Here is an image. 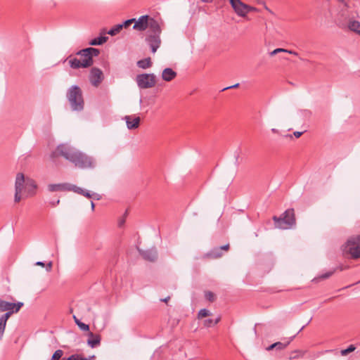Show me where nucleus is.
Listing matches in <instances>:
<instances>
[{"label": "nucleus", "mask_w": 360, "mask_h": 360, "mask_svg": "<svg viewBox=\"0 0 360 360\" xmlns=\"http://www.w3.org/2000/svg\"><path fill=\"white\" fill-rule=\"evenodd\" d=\"M69 191H74V192H75L77 193L82 195L84 190L82 189L80 187H77V186H76L75 185H72V184H70V189H69Z\"/></svg>", "instance_id": "2f4dec72"}, {"label": "nucleus", "mask_w": 360, "mask_h": 360, "mask_svg": "<svg viewBox=\"0 0 360 360\" xmlns=\"http://www.w3.org/2000/svg\"><path fill=\"white\" fill-rule=\"evenodd\" d=\"M136 81L140 89H150L156 84V77L154 74H140L136 76Z\"/></svg>", "instance_id": "1a4fd4ad"}, {"label": "nucleus", "mask_w": 360, "mask_h": 360, "mask_svg": "<svg viewBox=\"0 0 360 360\" xmlns=\"http://www.w3.org/2000/svg\"><path fill=\"white\" fill-rule=\"evenodd\" d=\"M66 360H87V359L82 356L79 354H72L70 356H69Z\"/></svg>", "instance_id": "473e14b6"}, {"label": "nucleus", "mask_w": 360, "mask_h": 360, "mask_svg": "<svg viewBox=\"0 0 360 360\" xmlns=\"http://www.w3.org/2000/svg\"><path fill=\"white\" fill-rule=\"evenodd\" d=\"M151 51L155 53L161 44L160 37L158 34H148L146 39Z\"/></svg>", "instance_id": "9b49d317"}, {"label": "nucleus", "mask_w": 360, "mask_h": 360, "mask_svg": "<svg viewBox=\"0 0 360 360\" xmlns=\"http://www.w3.org/2000/svg\"><path fill=\"white\" fill-rule=\"evenodd\" d=\"M103 79V72L98 68H93L90 71L89 80L91 84L97 87Z\"/></svg>", "instance_id": "9d476101"}, {"label": "nucleus", "mask_w": 360, "mask_h": 360, "mask_svg": "<svg viewBox=\"0 0 360 360\" xmlns=\"http://www.w3.org/2000/svg\"><path fill=\"white\" fill-rule=\"evenodd\" d=\"M237 0H229L230 4L232 6L233 3H235Z\"/></svg>", "instance_id": "052dcab7"}, {"label": "nucleus", "mask_w": 360, "mask_h": 360, "mask_svg": "<svg viewBox=\"0 0 360 360\" xmlns=\"http://www.w3.org/2000/svg\"><path fill=\"white\" fill-rule=\"evenodd\" d=\"M56 152L59 155L73 163L75 167L82 169L94 167V161L92 158L68 144L59 145L56 148Z\"/></svg>", "instance_id": "f257e3e1"}, {"label": "nucleus", "mask_w": 360, "mask_h": 360, "mask_svg": "<svg viewBox=\"0 0 360 360\" xmlns=\"http://www.w3.org/2000/svg\"><path fill=\"white\" fill-rule=\"evenodd\" d=\"M345 29L358 34L360 37V22L352 18L345 25Z\"/></svg>", "instance_id": "2eb2a0df"}, {"label": "nucleus", "mask_w": 360, "mask_h": 360, "mask_svg": "<svg viewBox=\"0 0 360 360\" xmlns=\"http://www.w3.org/2000/svg\"><path fill=\"white\" fill-rule=\"evenodd\" d=\"M99 53L100 51L98 49L91 47L86 48L76 53V55L79 56V58L70 56L67 58L66 60L68 62L70 67L72 69L86 68L93 65V57L98 56Z\"/></svg>", "instance_id": "f03ea898"}, {"label": "nucleus", "mask_w": 360, "mask_h": 360, "mask_svg": "<svg viewBox=\"0 0 360 360\" xmlns=\"http://www.w3.org/2000/svg\"><path fill=\"white\" fill-rule=\"evenodd\" d=\"M231 7L236 15L242 18H246L250 12L259 11L256 7L245 4L241 0H237Z\"/></svg>", "instance_id": "6e6552de"}, {"label": "nucleus", "mask_w": 360, "mask_h": 360, "mask_svg": "<svg viewBox=\"0 0 360 360\" xmlns=\"http://www.w3.org/2000/svg\"><path fill=\"white\" fill-rule=\"evenodd\" d=\"M306 353V351L303 350H295L292 352L290 359H296L299 358H302Z\"/></svg>", "instance_id": "bb28decb"}, {"label": "nucleus", "mask_w": 360, "mask_h": 360, "mask_svg": "<svg viewBox=\"0 0 360 360\" xmlns=\"http://www.w3.org/2000/svg\"><path fill=\"white\" fill-rule=\"evenodd\" d=\"M9 306L7 301L0 299V312L6 311V307Z\"/></svg>", "instance_id": "72a5a7b5"}, {"label": "nucleus", "mask_w": 360, "mask_h": 360, "mask_svg": "<svg viewBox=\"0 0 360 360\" xmlns=\"http://www.w3.org/2000/svg\"><path fill=\"white\" fill-rule=\"evenodd\" d=\"M150 17L148 15L141 16L138 20L135 19L133 29L138 31H144L148 28Z\"/></svg>", "instance_id": "f8f14e48"}, {"label": "nucleus", "mask_w": 360, "mask_h": 360, "mask_svg": "<svg viewBox=\"0 0 360 360\" xmlns=\"http://www.w3.org/2000/svg\"><path fill=\"white\" fill-rule=\"evenodd\" d=\"M127 127L129 129H135L139 127L141 119L135 115H127L124 117Z\"/></svg>", "instance_id": "ddd939ff"}, {"label": "nucleus", "mask_w": 360, "mask_h": 360, "mask_svg": "<svg viewBox=\"0 0 360 360\" xmlns=\"http://www.w3.org/2000/svg\"><path fill=\"white\" fill-rule=\"evenodd\" d=\"M63 354V351L61 349H58L53 353L51 360H59L62 357Z\"/></svg>", "instance_id": "c756f323"}, {"label": "nucleus", "mask_w": 360, "mask_h": 360, "mask_svg": "<svg viewBox=\"0 0 360 360\" xmlns=\"http://www.w3.org/2000/svg\"><path fill=\"white\" fill-rule=\"evenodd\" d=\"M59 202H60V200H56V201H51V202H50V204H51L52 206L55 207V206H56L57 205H58V204H59Z\"/></svg>", "instance_id": "3c124183"}, {"label": "nucleus", "mask_w": 360, "mask_h": 360, "mask_svg": "<svg viewBox=\"0 0 360 360\" xmlns=\"http://www.w3.org/2000/svg\"><path fill=\"white\" fill-rule=\"evenodd\" d=\"M73 319H74L75 322V323H76L77 325V323H82V321H79V320L76 317V316H75V315L73 316Z\"/></svg>", "instance_id": "4d7b16f0"}, {"label": "nucleus", "mask_w": 360, "mask_h": 360, "mask_svg": "<svg viewBox=\"0 0 360 360\" xmlns=\"http://www.w3.org/2000/svg\"><path fill=\"white\" fill-rule=\"evenodd\" d=\"M333 350H326V352H332Z\"/></svg>", "instance_id": "338daca9"}, {"label": "nucleus", "mask_w": 360, "mask_h": 360, "mask_svg": "<svg viewBox=\"0 0 360 360\" xmlns=\"http://www.w3.org/2000/svg\"><path fill=\"white\" fill-rule=\"evenodd\" d=\"M8 304L9 306L6 307V311H13V313H17L19 311L20 308L23 306V303L21 302H18L17 303H13L8 302Z\"/></svg>", "instance_id": "aec40b11"}, {"label": "nucleus", "mask_w": 360, "mask_h": 360, "mask_svg": "<svg viewBox=\"0 0 360 360\" xmlns=\"http://www.w3.org/2000/svg\"><path fill=\"white\" fill-rule=\"evenodd\" d=\"M122 30V25L121 24L115 25L114 27H112L108 32V34L111 36H115L120 32V31Z\"/></svg>", "instance_id": "393cba45"}, {"label": "nucleus", "mask_w": 360, "mask_h": 360, "mask_svg": "<svg viewBox=\"0 0 360 360\" xmlns=\"http://www.w3.org/2000/svg\"><path fill=\"white\" fill-rule=\"evenodd\" d=\"M303 132L302 131H295L294 132V136L296 137V138H299L302 135Z\"/></svg>", "instance_id": "8fccbe9b"}, {"label": "nucleus", "mask_w": 360, "mask_h": 360, "mask_svg": "<svg viewBox=\"0 0 360 360\" xmlns=\"http://www.w3.org/2000/svg\"><path fill=\"white\" fill-rule=\"evenodd\" d=\"M89 338L88 339L87 344L89 347L94 348L100 345L101 340L100 335L94 334L93 333L90 332L89 333Z\"/></svg>", "instance_id": "f3484780"}, {"label": "nucleus", "mask_w": 360, "mask_h": 360, "mask_svg": "<svg viewBox=\"0 0 360 360\" xmlns=\"http://www.w3.org/2000/svg\"><path fill=\"white\" fill-rule=\"evenodd\" d=\"M35 265L40 266H45V264L43 262H37Z\"/></svg>", "instance_id": "864d4df0"}, {"label": "nucleus", "mask_w": 360, "mask_h": 360, "mask_svg": "<svg viewBox=\"0 0 360 360\" xmlns=\"http://www.w3.org/2000/svg\"><path fill=\"white\" fill-rule=\"evenodd\" d=\"M134 22H135V18L125 20L124 22L121 23V25H122V29L129 27L132 23H134Z\"/></svg>", "instance_id": "f704fd0d"}, {"label": "nucleus", "mask_w": 360, "mask_h": 360, "mask_svg": "<svg viewBox=\"0 0 360 360\" xmlns=\"http://www.w3.org/2000/svg\"><path fill=\"white\" fill-rule=\"evenodd\" d=\"M275 347H276V342L272 344V345H269V347H267L266 348V349L267 351H270V350H272V349H275Z\"/></svg>", "instance_id": "de8ad7c7"}, {"label": "nucleus", "mask_w": 360, "mask_h": 360, "mask_svg": "<svg viewBox=\"0 0 360 360\" xmlns=\"http://www.w3.org/2000/svg\"><path fill=\"white\" fill-rule=\"evenodd\" d=\"M210 315H211V313L209 310H207L206 309H202L198 311V318L202 319L203 317L209 316Z\"/></svg>", "instance_id": "c85d7f7f"}, {"label": "nucleus", "mask_w": 360, "mask_h": 360, "mask_svg": "<svg viewBox=\"0 0 360 360\" xmlns=\"http://www.w3.org/2000/svg\"><path fill=\"white\" fill-rule=\"evenodd\" d=\"M108 37L105 36H101L96 38H94L91 39L89 42V44L91 46H97V45H101L106 42Z\"/></svg>", "instance_id": "412c9836"}, {"label": "nucleus", "mask_w": 360, "mask_h": 360, "mask_svg": "<svg viewBox=\"0 0 360 360\" xmlns=\"http://www.w3.org/2000/svg\"><path fill=\"white\" fill-rule=\"evenodd\" d=\"M143 258L149 262H155L158 258V252L155 248L146 250H139Z\"/></svg>", "instance_id": "4468645a"}, {"label": "nucleus", "mask_w": 360, "mask_h": 360, "mask_svg": "<svg viewBox=\"0 0 360 360\" xmlns=\"http://www.w3.org/2000/svg\"><path fill=\"white\" fill-rule=\"evenodd\" d=\"M207 256L210 258L217 259L222 256V252L219 247L214 248L207 253Z\"/></svg>", "instance_id": "4be33fe9"}, {"label": "nucleus", "mask_w": 360, "mask_h": 360, "mask_svg": "<svg viewBox=\"0 0 360 360\" xmlns=\"http://www.w3.org/2000/svg\"><path fill=\"white\" fill-rule=\"evenodd\" d=\"M238 86H239V83H237V84H234V85H232V86H227V87L224 88V89H222V91H226V90L229 89H234V88H237V87H238Z\"/></svg>", "instance_id": "c03bdc74"}, {"label": "nucleus", "mask_w": 360, "mask_h": 360, "mask_svg": "<svg viewBox=\"0 0 360 360\" xmlns=\"http://www.w3.org/2000/svg\"><path fill=\"white\" fill-rule=\"evenodd\" d=\"M148 27H149L150 30L153 32L152 34L160 35L162 30L159 22L154 18H150Z\"/></svg>", "instance_id": "dca6fc26"}, {"label": "nucleus", "mask_w": 360, "mask_h": 360, "mask_svg": "<svg viewBox=\"0 0 360 360\" xmlns=\"http://www.w3.org/2000/svg\"><path fill=\"white\" fill-rule=\"evenodd\" d=\"M91 210H94L95 205L93 202H91Z\"/></svg>", "instance_id": "680f3d73"}, {"label": "nucleus", "mask_w": 360, "mask_h": 360, "mask_svg": "<svg viewBox=\"0 0 360 360\" xmlns=\"http://www.w3.org/2000/svg\"><path fill=\"white\" fill-rule=\"evenodd\" d=\"M220 320H221L220 316H217L214 320L213 319L214 325L217 324L220 321Z\"/></svg>", "instance_id": "603ef678"}, {"label": "nucleus", "mask_w": 360, "mask_h": 360, "mask_svg": "<svg viewBox=\"0 0 360 360\" xmlns=\"http://www.w3.org/2000/svg\"><path fill=\"white\" fill-rule=\"evenodd\" d=\"M285 51H287V49H282V48H278V49H274L273 51H271L270 53V56H273L279 53H285Z\"/></svg>", "instance_id": "c9c22d12"}, {"label": "nucleus", "mask_w": 360, "mask_h": 360, "mask_svg": "<svg viewBox=\"0 0 360 360\" xmlns=\"http://www.w3.org/2000/svg\"><path fill=\"white\" fill-rule=\"evenodd\" d=\"M262 5L264 6L265 10H266L269 13L274 14V12L266 6L265 2H263Z\"/></svg>", "instance_id": "49530a36"}, {"label": "nucleus", "mask_w": 360, "mask_h": 360, "mask_svg": "<svg viewBox=\"0 0 360 360\" xmlns=\"http://www.w3.org/2000/svg\"><path fill=\"white\" fill-rule=\"evenodd\" d=\"M202 1L204 2H206V3H210V2L212 1V0H202Z\"/></svg>", "instance_id": "e2e57ef3"}, {"label": "nucleus", "mask_w": 360, "mask_h": 360, "mask_svg": "<svg viewBox=\"0 0 360 360\" xmlns=\"http://www.w3.org/2000/svg\"><path fill=\"white\" fill-rule=\"evenodd\" d=\"M78 327L83 331H88L89 330V325L84 323H77Z\"/></svg>", "instance_id": "e433bc0d"}, {"label": "nucleus", "mask_w": 360, "mask_h": 360, "mask_svg": "<svg viewBox=\"0 0 360 360\" xmlns=\"http://www.w3.org/2000/svg\"><path fill=\"white\" fill-rule=\"evenodd\" d=\"M82 195H84L88 198H91L93 197L92 193H91L89 191H85V190L84 191Z\"/></svg>", "instance_id": "ea45409f"}, {"label": "nucleus", "mask_w": 360, "mask_h": 360, "mask_svg": "<svg viewBox=\"0 0 360 360\" xmlns=\"http://www.w3.org/2000/svg\"><path fill=\"white\" fill-rule=\"evenodd\" d=\"M355 349H356V347H354V345H351L347 349L341 350L340 354L342 356H346L348 354L354 352L355 350Z\"/></svg>", "instance_id": "cd10ccee"}, {"label": "nucleus", "mask_w": 360, "mask_h": 360, "mask_svg": "<svg viewBox=\"0 0 360 360\" xmlns=\"http://www.w3.org/2000/svg\"><path fill=\"white\" fill-rule=\"evenodd\" d=\"M205 297L206 300L212 302L215 300V295L211 291H205Z\"/></svg>", "instance_id": "7c9ffc66"}, {"label": "nucleus", "mask_w": 360, "mask_h": 360, "mask_svg": "<svg viewBox=\"0 0 360 360\" xmlns=\"http://www.w3.org/2000/svg\"><path fill=\"white\" fill-rule=\"evenodd\" d=\"M295 337V335H293V336L289 338L285 342H276L275 349L276 350L284 349L292 341V340L294 339Z\"/></svg>", "instance_id": "5701e85b"}, {"label": "nucleus", "mask_w": 360, "mask_h": 360, "mask_svg": "<svg viewBox=\"0 0 360 360\" xmlns=\"http://www.w3.org/2000/svg\"><path fill=\"white\" fill-rule=\"evenodd\" d=\"M169 299H170V297H166V298H165V299H163V300H162V302H168V300H169Z\"/></svg>", "instance_id": "13d9d810"}, {"label": "nucleus", "mask_w": 360, "mask_h": 360, "mask_svg": "<svg viewBox=\"0 0 360 360\" xmlns=\"http://www.w3.org/2000/svg\"><path fill=\"white\" fill-rule=\"evenodd\" d=\"M13 314V311H6L0 317V323H1V326H4L6 327L8 319Z\"/></svg>", "instance_id": "a878e982"}, {"label": "nucleus", "mask_w": 360, "mask_h": 360, "mask_svg": "<svg viewBox=\"0 0 360 360\" xmlns=\"http://www.w3.org/2000/svg\"><path fill=\"white\" fill-rule=\"evenodd\" d=\"M48 189L51 192H55L58 191H69L70 184H49Z\"/></svg>", "instance_id": "6ab92c4d"}, {"label": "nucleus", "mask_w": 360, "mask_h": 360, "mask_svg": "<svg viewBox=\"0 0 360 360\" xmlns=\"http://www.w3.org/2000/svg\"><path fill=\"white\" fill-rule=\"evenodd\" d=\"M333 274V271H329L328 273L323 274L320 276V278L322 279H326L329 278Z\"/></svg>", "instance_id": "58836bf2"}, {"label": "nucleus", "mask_w": 360, "mask_h": 360, "mask_svg": "<svg viewBox=\"0 0 360 360\" xmlns=\"http://www.w3.org/2000/svg\"><path fill=\"white\" fill-rule=\"evenodd\" d=\"M45 266L46 271H51L52 269V262H49L46 265H45Z\"/></svg>", "instance_id": "37998d69"}, {"label": "nucleus", "mask_w": 360, "mask_h": 360, "mask_svg": "<svg viewBox=\"0 0 360 360\" xmlns=\"http://www.w3.org/2000/svg\"><path fill=\"white\" fill-rule=\"evenodd\" d=\"M271 131H272L273 133H278V129H274V128L271 129Z\"/></svg>", "instance_id": "bf43d9fd"}, {"label": "nucleus", "mask_w": 360, "mask_h": 360, "mask_svg": "<svg viewBox=\"0 0 360 360\" xmlns=\"http://www.w3.org/2000/svg\"><path fill=\"white\" fill-rule=\"evenodd\" d=\"M92 195H93V197L91 198H94L95 200H98L101 198V195H99L98 193H93Z\"/></svg>", "instance_id": "a18cd8bd"}, {"label": "nucleus", "mask_w": 360, "mask_h": 360, "mask_svg": "<svg viewBox=\"0 0 360 360\" xmlns=\"http://www.w3.org/2000/svg\"><path fill=\"white\" fill-rule=\"evenodd\" d=\"M37 188L35 181L32 179H25L23 174L18 173L16 176L15 184V202H18L21 200V193L23 188L27 191L28 193H34V190Z\"/></svg>", "instance_id": "39448f33"}, {"label": "nucleus", "mask_w": 360, "mask_h": 360, "mask_svg": "<svg viewBox=\"0 0 360 360\" xmlns=\"http://www.w3.org/2000/svg\"><path fill=\"white\" fill-rule=\"evenodd\" d=\"M263 2L264 1H258V3L260 4H262Z\"/></svg>", "instance_id": "69168bd1"}, {"label": "nucleus", "mask_w": 360, "mask_h": 360, "mask_svg": "<svg viewBox=\"0 0 360 360\" xmlns=\"http://www.w3.org/2000/svg\"><path fill=\"white\" fill-rule=\"evenodd\" d=\"M176 76V72L170 68H165L162 73V78L166 82H170Z\"/></svg>", "instance_id": "a211bd4d"}, {"label": "nucleus", "mask_w": 360, "mask_h": 360, "mask_svg": "<svg viewBox=\"0 0 360 360\" xmlns=\"http://www.w3.org/2000/svg\"><path fill=\"white\" fill-rule=\"evenodd\" d=\"M344 252L352 259L360 257V235L351 237L344 247Z\"/></svg>", "instance_id": "0eeeda50"}, {"label": "nucleus", "mask_w": 360, "mask_h": 360, "mask_svg": "<svg viewBox=\"0 0 360 360\" xmlns=\"http://www.w3.org/2000/svg\"><path fill=\"white\" fill-rule=\"evenodd\" d=\"M273 220L274 221L275 226L278 229H290L296 224L294 210L288 209L285 210L281 217H278L274 216Z\"/></svg>", "instance_id": "423d86ee"}, {"label": "nucleus", "mask_w": 360, "mask_h": 360, "mask_svg": "<svg viewBox=\"0 0 360 360\" xmlns=\"http://www.w3.org/2000/svg\"><path fill=\"white\" fill-rule=\"evenodd\" d=\"M304 327H305V326H303L300 328V330H299V332H298V333H300L301 330H302L304 328Z\"/></svg>", "instance_id": "0e129e2a"}, {"label": "nucleus", "mask_w": 360, "mask_h": 360, "mask_svg": "<svg viewBox=\"0 0 360 360\" xmlns=\"http://www.w3.org/2000/svg\"><path fill=\"white\" fill-rule=\"evenodd\" d=\"M73 319H74L75 322V323H76L77 325V323H82V321H79V320L76 317V316H75V315L73 316Z\"/></svg>", "instance_id": "5fc2aeb1"}, {"label": "nucleus", "mask_w": 360, "mask_h": 360, "mask_svg": "<svg viewBox=\"0 0 360 360\" xmlns=\"http://www.w3.org/2000/svg\"><path fill=\"white\" fill-rule=\"evenodd\" d=\"M73 319H74L75 322V323H76L77 325V323H82V321H79V320L76 317V316H75V315L73 316Z\"/></svg>", "instance_id": "6e6d98bb"}, {"label": "nucleus", "mask_w": 360, "mask_h": 360, "mask_svg": "<svg viewBox=\"0 0 360 360\" xmlns=\"http://www.w3.org/2000/svg\"><path fill=\"white\" fill-rule=\"evenodd\" d=\"M66 98L72 111L80 112L84 110L83 93L79 86L73 85L68 88L66 92Z\"/></svg>", "instance_id": "7ed1b4c3"}, {"label": "nucleus", "mask_w": 360, "mask_h": 360, "mask_svg": "<svg viewBox=\"0 0 360 360\" xmlns=\"http://www.w3.org/2000/svg\"><path fill=\"white\" fill-rule=\"evenodd\" d=\"M204 326H205V327H207V328L211 327V326H214V325L213 319H208L205 320V321H204Z\"/></svg>", "instance_id": "4c0bfd02"}, {"label": "nucleus", "mask_w": 360, "mask_h": 360, "mask_svg": "<svg viewBox=\"0 0 360 360\" xmlns=\"http://www.w3.org/2000/svg\"><path fill=\"white\" fill-rule=\"evenodd\" d=\"M6 327L4 326H1V323H0V340H1L4 333L5 331Z\"/></svg>", "instance_id": "a19ab883"}, {"label": "nucleus", "mask_w": 360, "mask_h": 360, "mask_svg": "<svg viewBox=\"0 0 360 360\" xmlns=\"http://www.w3.org/2000/svg\"><path fill=\"white\" fill-rule=\"evenodd\" d=\"M340 3L336 13H331L335 24L341 29L345 30V25L353 18L349 6L345 0H338Z\"/></svg>", "instance_id": "20e7f679"}, {"label": "nucleus", "mask_w": 360, "mask_h": 360, "mask_svg": "<svg viewBox=\"0 0 360 360\" xmlns=\"http://www.w3.org/2000/svg\"><path fill=\"white\" fill-rule=\"evenodd\" d=\"M219 248L221 250V251H222V250L228 251L229 249V244L228 243L224 245L220 246Z\"/></svg>", "instance_id": "79ce46f5"}, {"label": "nucleus", "mask_w": 360, "mask_h": 360, "mask_svg": "<svg viewBox=\"0 0 360 360\" xmlns=\"http://www.w3.org/2000/svg\"><path fill=\"white\" fill-rule=\"evenodd\" d=\"M285 53H288L289 54H292V55H294V56H298V53L297 52L292 51V50H288L287 49V51H285Z\"/></svg>", "instance_id": "09e8293b"}, {"label": "nucleus", "mask_w": 360, "mask_h": 360, "mask_svg": "<svg viewBox=\"0 0 360 360\" xmlns=\"http://www.w3.org/2000/svg\"><path fill=\"white\" fill-rule=\"evenodd\" d=\"M137 65L140 68L147 69L152 65L151 60L150 58L140 60L137 62Z\"/></svg>", "instance_id": "b1692460"}]
</instances>
